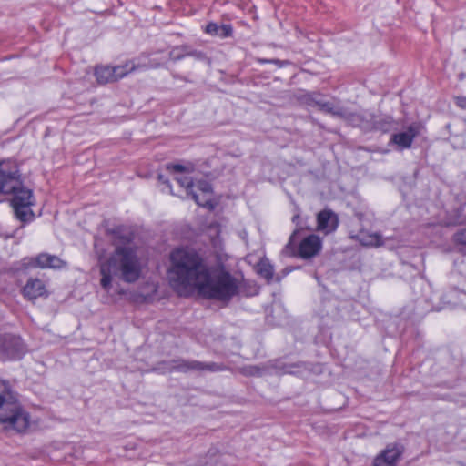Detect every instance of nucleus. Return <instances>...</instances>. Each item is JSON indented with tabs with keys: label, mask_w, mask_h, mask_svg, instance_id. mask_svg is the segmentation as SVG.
I'll list each match as a JSON object with an SVG mask.
<instances>
[{
	"label": "nucleus",
	"mask_w": 466,
	"mask_h": 466,
	"mask_svg": "<svg viewBox=\"0 0 466 466\" xmlns=\"http://www.w3.org/2000/svg\"><path fill=\"white\" fill-rule=\"evenodd\" d=\"M300 229H296L291 234L289 243L286 245V249L293 248V246L295 245L296 237L299 233Z\"/></svg>",
	"instance_id": "nucleus-27"
},
{
	"label": "nucleus",
	"mask_w": 466,
	"mask_h": 466,
	"mask_svg": "<svg viewBox=\"0 0 466 466\" xmlns=\"http://www.w3.org/2000/svg\"><path fill=\"white\" fill-rule=\"evenodd\" d=\"M183 55H177L176 58H183Z\"/></svg>",
	"instance_id": "nucleus-34"
},
{
	"label": "nucleus",
	"mask_w": 466,
	"mask_h": 466,
	"mask_svg": "<svg viewBox=\"0 0 466 466\" xmlns=\"http://www.w3.org/2000/svg\"><path fill=\"white\" fill-rule=\"evenodd\" d=\"M65 262L55 255L43 253L34 259V266L40 268H61L65 266Z\"/></svg>",
	"instance_id": "nucleus-15"
},
{
	"label": "nucleus",
	"mask_w": 466,
	"mask_h": 466,
	"mask_svg": "<svg viewBox=\"0 0 466 466\" xmlns=\"http://www.w3.org/2000/svg\"><path fill=\"white\" fill-rule=\"evenodd\" d=\"M404 452L400 443H390L373 460L372 466H397Z\"/></svg>",
	"instance_id": "nucleus-9"
},
{
	"label": "nucleus",
	"mask_w": 466,
	"mask_h": 466,
	"mask_svg": "<svg viewBox=\"0 0 466 466\" xmlns=\"http://www.w3.org/2000/svg\"><path fill=\"white\" fill-rule=\"evenodd\" d=\"M20 180L21 175L15 161L8 159L0 162V191L15 189Z\"/></svg>",
	"instance_id": "nucleus-8"
},
{
	"label": "nucleus",
	"mask_w": 466,
	"mask_h": 466,
	"mask_svg": "<svg viewBox=\"0 0 466 466\" xmlns=\"http://www.w3.org/2000/svg\"><path fill=\"white\" fill-rule=\"evenodd\" d=\"M244 371L247 375L261 376L265 371V368L258 366H248L244 369Z\"/></svg>",
	"instance_id": "nucleus-24"
},
{
	"label": "nucleus",
	"mask_w": 466,
	"mask_h": 466,
	"mask_svg": "<svg viewBox=\"0 0 466 466\" xmlns=\"http://www.w3.org/2000/svg\"><path fill=\"white\" fill-rule=\"evenodd\" d=\"M205 32L212 36H218L224 39L232 35L233 28L230 25H218L211 22L206 25Z\"/></svg>",
	"instance_id": "nucleus-16"
},
{
	"label": "nucleus",
	"mask_w": 466,
	"mask_h": 466,
	"mask_svg": "<svg viewBox=\"0 0 466 466\" xmlns=\"http://www.w3.org/2000/svg\"><path fill=\"white\" fill-rule=\"evenodd\" d=\"M454 99L459 107L466 109V96H456Z\"/></svg>",
	"instance_id": "nucleus-28"
},
{
	"label": "nucleus",
	"mask_w": 466,
	"mask_h": 466,
	"mask_svg": "<svg viewBox=\"0 0 466 466\" xmlns=\"http://www.w3.org/2000/svg\"><path fill=\"white\" fill-rule=\"evenodd\" d=\"M134 69L135 65L132 62L118 66L100 65L96 67L95 76L99 84H107L117 81Z\"/></svg>",
	"instance_id": "nucleus-6"
},
{
	"label": "nucleus",
	"mask_w": 466,
	"mask_h": 466,
	"mask_svg": "<svg viewBox=\"0 0 466 466\" xmlns=\"http://www.w3.org/2000/svg\"><path fill=\"white\" fill-rule=\"evenodd\" d=\"M393 119L391 116H378L374 115V127L373 129L381 130L383 132L389 131L393 126Z\"/></svg>",
	"instance_id": "nucleus-23"
},
{
	"label": "nucleus",
	"mask_w": 466,
	"mask_h": 466,
	"mask_svg": "<svg viewBox=\"0 0 466 466\" xmlns=\"http://www.w3.org/2000/svg\"><path fill=\"white\" fill-rule=\"evenodd\" d=\"M100 274L102 276L100 279V285L101 287L106 290L109 291L112 287V275L113 274V268H111L110 264L108 261L102 263L100 265Z\"/></svg>",
	"instance_id": "nucleus-22"
},
{
	"label": "nucleus",
	"mask_w": 466,
	"mask_h": 466,
	"mask_svg": "<svg viewBox=\"0 0 466 466\" xmlns=\"http://www.w3.org/2000/svg\"><path fill=\"white\" fill-rule=\"evenodd\" d=\"M257 273L270 283L274 278V268L268 258L260 259L256 266Z\"/></svg>",
	"instance_id": "nucleus-20"
},
{
	"label": "nucleus",
	"mask_w": 466,
	"mask_h": 466,
	"mask_svg": "<svg viewBox=\"0 0 466 466\" xmlns=\"http://www.w3.org/2000/svg\"><path fill=\"white\" fill-rule=\"evenodd\" d=\"M170 260V284L180 296L197 289L204 298L229 301L238 293L236 278L224 267L208 268L193 250L177 248L171 253Z\"/></svg>",
	"instance_id": "nucleus-1"
},
{
	"label": "nucleus",
	"mask_w": 466,
	"mask_h": 466,
	"mask_svg": "<svg viewBox=\"0 0 466 466\" xmlns=\"http://www.w3.org/2000/svg\"><path fill=\"white\" fill-rule=\"evenodd\" d=\"M168 168H171L172 170L177 171V172H182L185 170V167L182 165H179V164L168 167Z\"/></svg>",
	"instance_id": "nucleus-30"
},
{
	"label": "nucleus",
	"mask_w": 466,
	"mask_h": 466,
	"mask_svg": "<svg viewBox=\"0 0 466 466\" xmlns=\"http://www.w3.org/2000/svg\"><path fill=\"white\" fill-rule=\"evenodd\" d=\"M453 238L455 242L466 245V228L456 232Z\"/></svg>",
	"instance_id": "nucleus-26"
},
{
	"label": "nucleus",
	"mask_w": 466,
	"mask_h": 466,
	"mask_svg": "<svg viewBox=\"0 0 466 466\" xmlns=\"http://www.w3.org/2000/svg\"><path fill=\"white\" fill-rule=\"evenodd\" d=\"M339 225L338 216L330 209H323L317 214V229L326 234L334 232Z\"/></svg>",
	"instance_id": "nucleus-13"
},
{
	"label": "nucleus",
	"mask_w": 466,
	"mask_h": 466,
	"mask_svg": "<svg viewBox=\"0 0 466 466\" xmlns=\"http://www.w3.org/2000/svg\"><path fill=\"white\" fill-rule=\"evenodd\" d=\"M463 74H460V78L462 79Z\"/></svg>",
	"instance_id": "nucleus-35"
},
{
	"label": "nucleus",
	"mask_w": 466,
	"mask_h": 466,
	"mask_svg": "<svg viewBox=\"0 0 466 466\" xmlns=\"http://www.w3.org/2000/svg\"><path fill=\"white\" fill-rule=\"evenodd\" d=\"M262 61L266 62L267 60H262ZM275 61L279 63V66H283V65H284L283 61H280V60H275Z\"/></svg>",
	"instance_id": "nucleus-32"
},
{
	"label": "nucleus",
	"mask_w": 466,
	"mask_h": 466,
	"mask_svg": "<svg viewBox=\"0 0 466 466\" xmlns=\"http://www.w3.org/2000/svg\"><path fill=\"white\" fill-rule=\"evenodd\" d=\"M359 240L363 246L380 247L383 245L381 235L379 233L360 232Z\"/></svg>",
	"instance_id": "nucleus-21"
},
{
	"label": "nucleus",
	"mask_w": 466,
	"mask_h": 466,
	"mask_svg": "<svg viewBox=\"0 0 466 466\" xmlns=\"http://www.w3.org/2000/svg\"><path fill=\"white\" fill-rule=\"evenodd\" d=\"M31 424V417L19 402L16 393L9 383L0 380V425L5 431L25 432Z\"/></svg>",
	"instance_id": "nucleus-2"
},
{
	"label": "nucleus",
	"mask_w": 466,
	"mask_h": 466,
	"mask_svg": "<svg viewBox=\"0 0 466 466\" xmlns=\"http://www.w3.org/2000/svg\"><path fill=\"white\" fill-rule=\"evenodd\" d=\"M423 129L424 126L421 123L414 122L408 127L406 131L393 134L390 141L401 149L410 148L413 139L420 135Z\"/></svg>",
	"instance_id": "nucleus-10"
},
{
	"label": "nucleus",
	"mask_w": 466,
	"mask_h": 466,
	"mask_svg": "<svg viewBox=\"0 0 466 466\" xmlns=\"http://www.w3.org/2000/svg\"><path fill=\"white\" fill-rule=\"evenodd\" d=\"M26 348L19 336L5 333L0 335V360H16L23 358Z\"/></svg>",
	"instance_id": "nucleus-5"
},
{
	"label": "nucleus",
	"mask_w": 466,
	"mask_h": 466,
	"mask_svg": "<svg viewBox=\"0 0 466 466\" xmlns=\"http://www.w3.org/2000/svg\"><path fill=\"white\" fill-rule=\"evenodd\" d=\"M299 219V214H296L293 218H292V222L293 223H296L298 225V220Z\"/></svg>",
	"instance_id": "nucleus-31"
},
{
	"label": "nucleus",
	"mask_w": 466,
	"mask_h": 466,
	"mask_svg": "<svg viewBox=\"0 0 466 466\" xmlns=\"http://www.w3.org/2000/svg\"><path fill=\"white\" fill-rule=\"evenodd\" d=\"M177 181L181 187H183L187 189V194L192 196V198L196 201V203L198 205L202 206V207H207L208 205V200H203V201L200 200L198 195L193 191V187L195 185L190 177H187V176L180 177L177 178Z\"/></svg>",
	"instance_id": "nucleus-18"
},
{
	"label": "nucleus",
	"mask_w": 466,
	"mask_h": 466,
	"mask_svg": "<svg viewBox=\"0 0 466 466\" xmlns=\"http://www.w3.org/2000/svg\"><path fill=\"white\" fill-rule=\"evenodd\" d=\"M108 263L113 268L114 276L127 283L136 282L141 275L142 268L137 249L130 246L117 247Z\"/></svg>",
	"instance_id": "nucleus-3"
},
{
	"label": "nucleus",
	"mask_w": 466,
	"mask_h": 466,
	"mask_svg": "<svg viewBox=\"0 0 466 466\" xmlns=\"http://www.w3.org/2000/svg\"><path fill=\"white\" fill-rule=\"evenodd\" d=\"M316 106L322 112L330 114L334 116L342 118L344 116V109L342 107L336 106L333 103L323 100V96L319 98Z\"/></svg>",
	"instance_id": "nucleus-19"
},
{
	"label": "nucleus",
	"mask_w": 466,
	"mask_h": 466,
	"mask_svg": "<svg viewBox=\"0 0 466 466\" xmlns=\"http://www.w3.org/2000/svg\"><path fill=\"white\" fill-rule=\"evenodd\" d=\"M196 187L198 190H200L203 194H210L212 187L211 185L205 180H200L196 184Z\"/></svg>",
	"instance_id": "nucleus-25"
},
{
	"label": "nucleus",
	"mask_w": 466,
	"mask_h": 466,
	"mask_svg": "<svg viewBox=\"0 0 466 466\" xmlns=\"http://www.w3.org/2000/svg\"><path fill=\"white\" fill-rule=\"evenodd\" d=\"M157 179H158V181H160L161 183L167 185L169 188H171L168 179H167L164 175L158 174ZM170 193L173 194L172 189H170Z\"/></svg>",
	"instance_id": "nucleus-29"
},
{
	"label": "nucleus",
	"mask_w": 466,
	"mask_h": 466,
	"mask_svg": "<svg viewBox=\"0 0 466 466\" xmlns=\"http://www.w3.org/2000/svg\"><path fill=\"white\" fill-rule=\"evenodd\" d=\"M321 96L320 93L308 92L306 90H299L294 95V99L300 105L316 106L319 98Z\"/></svg>",
	"instance_id": "nucleus-17"
},
{
	"label": "nucleus",
	"mask_w": 466,
	"mask_h": 466,
	"mask_svg": "<svg viewBox=\"0 0 466 466\" xmlns=\"http://www.w3.org/2000/svg\"><path fill=\"white\" fill-rule=\"evenodd\" d=\"M168 370L169 371H178L182 373L187 372H216L222 370V367L215 362H202L196 360H185V359H177L172 360L168 363Z\"/></svg>",
	"instance_id": "nucleus-7"
},
{
	"label": "nucleus",
	"mask_w": 466,
	"mask_h": 466,
	"mask_svg": "<svg viewBox=\"0 0 466 466\" xmlns=\"http://www.w3.org/2000/svg\"><path fill=\"white\" fill-rule=\"evenodd\" d=\"M23 295L28 300H35L39 297L47 296V290L41 279L30 278L23 288Z\"/></svg>",
	"instance_id": "nucleus-14"
},
{
	"label": "nucleus",
	"mask_w": 466,
	"mask_h": 466,
	"mask_svg": "<svg viewBox=\"0 0 466 466\" xmlns=\"http://www.w3.org/2000/svg\"><path fill=\"white\" fill-rule=\"evenodd\" d=\"M341 119L365 131L372 130L375 125L374 115L369 111L349 112L344 109V116Z\"/></svg>",
	"instance_id": "nucleus-11"
},
{
	"label": "nucleus",
	"mask_w": 466,
	"mask_h": 466,
	"mask_svg": "<svg viewBox=\"0 0 466 466\" xmlns=\"http://www.w3.org/2000/svg\"><path fill=\"white\" fill-rule=\"evenodd\" d=\"M5 58L12 59V58H17V57L15 55H11V56H5Z\"/></svg>",
	"instance_id": "nucleus-33"
},
{
	"label": "nucleus",
	"mask_w": 466,
	"mask_h": 466,
	"mask_svg": "<svg viewBox=\"0 0 466 466\" xmlns=\"http://www.w3.org/2000/svg\"><path fill=\"white\" fill-rule=\"evenodd\" d=\"M2 194H13L11 205L14 208L15 215L17 219L22 222H28L34 218V213L31 209L33 206V194L30 189L25 187L20 180V185L15 187L14 190H1ZM3 198V197H1Z\"/></svg>",
	"instance_id": "nucleus-4"
},
{
	"label": "nucleus",
	"mask_w": 466,
	"mask_h": 466,
	"mask_svg": "<svg viewBox=\"0 0 466 466\" xmlns=\"http://www.w3.org/2000/svg\"><path fill=\"white\" fill-rule=\"evenodd\" d=\"M322 247V241L317 235H309L304 238L299 245L298 255L302 258H311L319 254Z\"/></svg>",
	"instance_id": "nucleus-12"
}]
</instances>
